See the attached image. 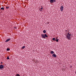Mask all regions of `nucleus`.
I'll return each instance as SVG.
<instances>
[{"label": "nucleus", "mask_w": 76, "mask_h": 76, "mask_svg": "<svg viewBox=\"0 0 76 76\" xmlns=\"http://www.w3.org/2000/svg\"><path fill=\"white\" fill-rule=\"evenodd\" d=\"M72 35L70 34L69 33H67V34L66 35V37L69 40H70L71 39V36Z\"/></svg>", "instance_id": "f257e3e1"}, {"label": "nucleus", "mask_w": 76, "mask_h": 76, "mask_svg": "<svg viewBox=\"0 0 76 76\" xmlns=\"http://www.w3.org/2000/svg\"><path fill=\"white\" fill-rule=\"evenodd\" d=\"M41 36L42 38H44V39H45V37L46 38L48 37V36H47L46 34H41Z\"/></svg>", "instance_id": "f03ea898"}, {"label": "nucleus", "mask_w": 76, "mask_h": 76, "mask_svg": "<svg viewBox=\"0 0 76 76\" xmlns=\"http://www.w3.org/2000/svg\"><path fill=\"white\" fill-rule=\"evenodd\" d=\"M60 9L61 12H63V6H61L60 7Z\"/></svg>", "instance_id": "7ed1b4c3"}, {"label": "nucleus", "mask_w": 76, "mask_h": 76, "mask_svg": "<svg viewBox=\"0 0 76 76\" xmlns=\"http://www.w3.org/2000/svg\"><path fill=\"white\" fill-rule=\"evenodd\" d=\"M56 1V0H50V3H53V2H55Z\"/></svg>", "instance_id": "20e7f679"}, {"label": "nucleus", "mask_w": 76, "mask_h": 76, "mask_svg": "<svg viewBox=\"0 0 76 76\" xmlns=\"http://www.w3.org/2000/svg\"><path fill=\"white\" fill-rule=\"evenodd\" d=\"M52 56L53 57H57V56L54 54H53Z\"/></svg>", "instance_id": "39448f33"}, {"label": "nucleus", "mask_w": 76, "mask_h": 76, "mask_svg": "<svg viewBox=\"0 0 76 76\" xmlns=\"http://www.w3.org/2000/svg\"><path fill=\"white\" fill-rule=\"evenodd\" d=\"M11 39L10 38H9L5 41V42H8V41H9Z\"/></svg>", "instance_id": "423d86ee"}, {"label": "nucleus", "mask_w": 76, "mask_h": 76, "mask_svg": "<svg viewBox=\"0 0 76 76\" xmlns=\"http://www.w3.org/2000/svg\"><path fill=\"white\" fill-rule=\"evenodd\" d=\"M3 67H4L2 65H0V69H3Z\"/></svg>", "instance_id": "0eeeda50"}, {"label": "nucleus", "mask_w": 76, "mask_h": 76, "mask_svg": "<svg viewBox=\"0 0 76 76\" xmlns=\"http://www.w3.org/2000/svg\"><path fill=\"white\" fill-rule=\"evenodd\" d=\"M42 9H43V7H41V8H39V10L40 12H42Z\"/></svg>", "instance_id": "6e6552de"}, {"label": "nucleus", "mask_w": 76, "mask_h": 76, "mask_svg": "<svg viewBox=\"0 0 76 76\" xmlns=\"http://www.w3.org/2000/svg\"><path fill=\"white\" fill-rule=\"evenodd\" d=\"M52 40L53 41H55L56 40V38H53L52 39Z\"/></svg>", "instance_id": "1a4fd4ad"}, {"label": "nucleus", "mask_w": 76, "mask_h": 76, "mask_svg": "<svg viewBox=\"0 0 76 76\" xmlns=\"http://www.w3.org/2000/svg\"><path fill=\"white\" fill-rule=\"evenodd\" d=\"M50 53H51V54H54V51H51L50 52Z\"/></svg>", "instance_id": "9d476101"}, {"label": "nucleus", "mask_w": 76, "mask_h": 76, "mask_svg": "<svg viewBox=\"0 0 76 76\" xmlns=\"http://www.w3.org/2000/svg\"><path fill=\"white\" fill-rule=\"evenodd\" d=\"M4 8L3 7L1 8V10H4Z\"/></svg>", "instance_id": "9b49d317"}, {"label": "nucleus", "mask_w": 76, "mask_h": 76, "mask_svg": "<svg viewBox=\"0 0 76 76\" xmlns=\"http://www.w3.org/2000/svg\"><path fill=\"white\" fill-rule=\"evenodd\" d=\"M43 33H44L45 34L46 33V31L45 30H44L43 31Z\"/></svg>", "instance_id": "f8f14e48"}, {"label": "nucleus", "mask_w": 76, "mask_h": 76, "mask_svg": "<svg viewBox=\"0 0 76 76\" xmlns=\"http://www.w3.org/2000/svg\"><path fill=\"white\" fill-rule=\"evenodd\" d=\"M25 48V46H23L22 47V49H24Z\"/></svg>", "instance_id": "ddd939ff"}, {"label": "nucleus", "mask_w": 76, "mask_h": 76, "mask_svg": "<svg viewBox=\"0 0 76 76\" xmlns=\"http://www.w3.org/2000/svg\"><path fill=\"white\" fill-rule=\"evenodd\" d=\"M10 50V49L8 48L7 49V51H9Z\"/></svg>", "instance_id": "4468645a"}, {"label": "nucleus", "mask_w": 76, "mask_h": 76, "mask_svg": "<svg viewBox=\"0 0 76 76\" xmlns=\"http://www.w3.org/2000/svg\"><path fill=\"white\" fill-rule=\"evenodd\" d=\"M7 60H9V59H10L9 58V56H7Z\"/></svg>", "instance_id": "2eb2a0df"}, {"label": "nucleus", "mask_w": 76, "mask_h": 76, "mask_svg": "<svg viewBox=\"0 0 76 76\" xmlns=\"http://www.w3.org/2000/svg\"><path fill=\"white\" fill-rule=\"evenodd\" d=\"M56 42H58V39H56Z\"/></svg>", "instance_id": "dca6fc26"}, {"label": "nucleus", "mask_w": 76, "mask_h": 76, "mask_svg": "<svg viewBox=\"0 0 76 76\" xmlns=\"http://www.w3.org/2000/svg\"><path fill=\"white\" fill-rule=\"evenodd\" d=\"M16 76H20V75H19V74H17Z\"/></svg>", "instance_id": "f3484780"}, {"label": "nucleus", "mask_w": 76, "mask_h": 76, "mask_svg": "<svg viewBox=\"0 0 76 76\" xmlns=\"http://www.w3.org/2000/svg\"><path fill=\"white\" fill-rule=\"evenodd\" d=\"M6 9H9V7H6Z\"/></svg>", "instance_id": "a211bd4d"}, {"label": "nucleus", "mask_w": 76, "mask_h": 76, "mask_svg": "<svg viewBox=\"0 0 76 76\" xmlns=\"http://www.w3.org/2000/svg\"><path fill=\"white\" fill-rule=\"evenodd\" d=\"M70 68H72V66H70Z\"/></svg>", "instance_id": "6ab92c4d"}, {"label": "nucleus", "mask_w": 76, "mask_h": 76, "mask_svg": "<svg viewBox=\"0 0 76 76\" xmlns=\"http://www.w3.org/2000/svg\"><path fill=\"white\" fill-rule=\"evenodd\" d=\"M1 64H3V62H1Z\"/></svg>", "instance_id": "aec40b11"}, {"label": "nucleus", "mask_w": 76, "mask_h": 76, "mask_svg": "<svg viewBox=\"0 0 76 76\" xmlns=\"http://www.w3.org/2000/svg\"><path fill=\"white\" fill-rule=\"evenodd\" d=\"M56 39H57V37H56Z\"/></svg>", "instance_id": "412c9836"}, {"label": "nucleus", "mask_w": 76, "mask_h": 76, "mask_svg": "<svg viewBox=\"0 0 76 76\" xmlns=\"http://www.w3.org/2000/svg\"><path fill=\"white\" fill-rule=\"evenodd\" d=\"M66 31H67V30H66Z\"/></svg>", "instance_id": "4be33fe9"}]
</instances>
